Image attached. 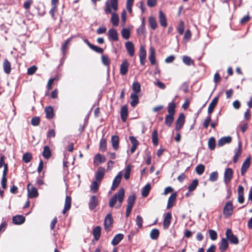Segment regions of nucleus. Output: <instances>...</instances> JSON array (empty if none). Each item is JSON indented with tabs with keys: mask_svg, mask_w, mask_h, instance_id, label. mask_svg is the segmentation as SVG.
<instances>
[{
	"mask_svg": "<svg viewBox=\"0 0 252 252\" xmlns=\"http://www.w3.org/2000/svg\"><path fill=\"white\" fill-rule=\"evenodd\" d=\"M176 107V105L174 101L168 103L167 107L168 114L165 116L164 121V124L168 127H171L174 122Z\"/></svg>",
	"mask_w": 252,
	"mask_h": 252,
	"instance_id": "obj_1",
	"label": "nucleus"
},
{
	"mask_svg": "<svg viewBox=\"0 0 252 252\" xmlns=\"http://www.w3.org/2000/svg\"><path fill=\"white\" fill-rule=\"evenodd\" d=\"M125 197V189L124 188H121L117 193L114 194L110 198L109 202L110 207L112 208L115 205L117 201L119 202V204L116 206V208H119L122 205Z\"/></svg>",
	"mask_w": 252,
	"mask_h": 252,
	"instance_id": "obj_2",
	"label": "nucleus"
},
{
	"mask_svg": "<svg viewBox=\"0 0 252 252\" xmlns=\"http://www.w3.org/2000/svg\"><path fill=\"white\" fill-rule=\"evenodd\" d=\"M136 200V196L133 194L128 196L127 199V208L126 210V216L128 218L132 211L133 205L135 203Z\"/></svg>",
	"mask_w": 252,
	"mask_h": 252,
	"instance_id": "obj_3",
	"label": "nucleus"
},
{
	"mask_svg": "<svg viewBox=\"0 0 252 252\" xmlns=\"http://www.w3.org/2000/svg\"><path fill=\"white\" fill-rule=\"evenodd\" d=\"M112 9L116 11L118 9V0H110V4L106 2L104 11L106 14H112Z\"/></svg>",
	"mask_w": 252,
	"mask_h": 252,
	"instance_id": "obj_4",
	"label": "nucleus"
},
{
	"mask_svg": "<svg viewBox=\"0 0 252 252\" xmlns=\"http://www.w3.org/2000/svg\"><path fill=\"white\" fill-rule=\"evenodd\" d=\"M234 207L231 201L226 202L223 209V214L225 217L231 216L233 213Z\"/></svg>",
	"mask_w": 252,
	"mask_h": 252,
	"instance_id": "obj_5",
	"label": "nucleus"
},
{
	"mask_svg": "<svg viewBox=\"0 0 252 252\" xmlns=\"http://www.w3.org/2000/svg\"><path fill=\"white\" fill-rule=\"evenodd\" d=\"M226 238L229 241L230 243L237 245L239 243V240L236 236L234 235L232 231L230 228H227L225 233Z\"/></svg>",
	"mask_w": 252,
	"mask_h": 252,
	"instance_id": "obj_6",
	"label": "nucleus"
},
{
	"mask_svg": "<svg viewBox=\"0 0 252 252\" xmlns=\"http://www.w3.org/2000/svg\"><path fill=\"white\" fill-rule=\"evenodd\" d=\"M185 122V116L184 114L181 113L176 121L175 130L179 132L183 128Z\"/></svg>",
	"mask_w": 252,
	"mask_h": 252,
	"instance_id": "obj_7",
	"label": "nucleus"
},
{
	"mask_svg": "<svg viewBox=\"0 0 252 252\" xmlns=\"http://www.w3.org/2000/svg\"><path fill=\"white\" fill-rule=\"evenodd\" d=\"M28 197L30 198H34L38 196V192L37 189L31 183L27 186Z\"/></svg>",
	"mask_w": 252,
	"mask_h": 252,
	"instance_id": "obj_8",
	"label": "nucleus"
},
{
	"mask_svg": "<svg viewBox=\"0 0 252 252\" xmlns=\"http://www.w3.org/2000/svg\"><path fill=\"white\" fill-rule=\"evenodd\" d=\"M113 220L111 213L108 214L104 220V225L106 231H108L112 225Z\"/></svg>",
	"mask_w": 252,
	"mask_h": 252,
	"instance_id": "obj_9",
	"label": "nucleus"
},
{
	"mask_svg": "<svg viewBox=\"0 0 252 252\" xmlns=\"http://www.w3.org/2000/svg\"><path fill=\"white\" fill-rule=\"evenodd\" d=\"M233 171L230 168L225 169L224 173V182L226 184H229L233 178Z\"/></svg>",
	"mask_w": 252,
	"mask_h": 252,
	"instance_id": "obj_10",
	"label": "nucleus"
},
{
	"mask_svg": "<svg viewBox=\"0 0 252 252\" xmlns=\"http://www.w3.org/2000/svg\"><path fill=\"white\" fill-rule=\"evenodd\" d=\"M250 164L251 157H248L242 164L241 168V174L242 176H244L246 172L250 166Z\"/></svg>",
	"mask_w": 252,
	"mask_h": 252,
	"instance_id": "obj_11",
	"label": "nucleus"
},
{
	"mask_svg": "<svg viewBox=\"0 0 252 252\" xmlns=\"http://www.w3.org/2000/svg\"><path fill=\"white\" fill-rule=\"evenodd\" d=\"M104 175L105 169L103 167H99L95 174V180H96L99 183H100L102 179L103 178Z\"/></svg>",
	"mask_w": 252,
	"mask_h": 252,
	"instance_id": "obj_12",
	"label": "nucleus"
},
{
	"mask_svg": "<svg viewBox=\"0 0 252 252\" xmlns=\"http://www.w3.org/2000/svg\"><path fill=\"white\" fill-rule=\"evenodd\" d=\"M8 171V166L6 164L4 165V169H3V171L2 172V176L1 181V186L3 189H5L7 187L6 175L7 174Z\"/></svg>",
	"mask_w": 252,
	"mask_h": 252,
	"instance_id": "obj_13",
	"label": "nucleus"
},
{
	"mask_svg": "<svg viewBox=\"0 0 252 252\" xmlns=\"http://www.w3.org/2000/svg\"><path fill=\"white\" fill-rule=\"evenodd\" d=\"M172 219V215L171 213L168 212L166 213L164 216L163 222V227L164 229H167L169 227Z\"/></svg>",
	"mask_w": 252,
	"mask_h": 252,
	"instance_id": "obj_14",
	"label": "nucleus"
},
{
	"mask_svg": "<svg viewBox=\"0 0 252 252\" xmlns=\"http://www.w3.org/2000/svg\"><path fill=\"white\" fill-rule=\"evenodd\" d=\"M129 63L127 60L124 61L120 65V73L122 75H126L128 72Z\"/></svg>",
	"mask_w": 252,
	"mask_h": 252,
	"instance_id": "obj_15",
	"label": "nucleus"
},
{
	"mask_svg": "<svg viewBox=\"0 0 252 252\" xmlns=\"http://www.w3.org/2000/svg\"><path fill=\"white\" fill-rule=\"evenodd\" d=\"M146 51L143 46H141L139 50V58L140 64L144 65L146 62Z\"/></svg>",
	"mask_w": 252,
	"mask_h": 252,
	"instance_id": "obj_16",
	"label": "nucleus"
},
{
	"mask_svg": "<svg viewBox=\"0 0 252 252\" xmlns=\"http://www.w3.org/2000/svg\"><path fill=\"white\" fill-rule=\"evenodd\" d=\"M98 205V200L97 197L95 195L91 196L89 203V207L90 210L94 209Z\"/></svg>",
	"mask_w": 252,
	"mask_h": 252,
	"instance_id": "obj_17",
	"label": "nucleus"
},
{
	"mask_svg": "<svg viewBox=\"0 0 252 252\" xmlns=\"http://www.w3.org/2000/svg\"><path fill=\"white\" fill-rule=\"evenodd\" d=\"M111 143L113 149L117 151L119 148V137L118 135H112L111 138Z\"/></svg>",
	"mask_w": 252,
	"mask_h": 252,
	"instance_id": "obj_18",
	"label": "nucleus"
},
{
	"mask_svg": "<svg viewBox=\"0 0 252 252\" xmlns=\"http://www.w3.org/2000/svg\"><path fill=\"white\" fill-rule=\"evenodd\" d=\"M120 115L123 122H126L128 117V109L126 105H124L121 107Z\"/></svg>",
	"mask_w": 252,
	"mask_h": 252,
	"instance_id": "obj_19",
	"label": "nucleus"
},
{
	"mask_svg": "<svg viewBox=\"0 0 252 252\" xmlns=\"http://www.w3.org/2000/svg\"><path fill=\"white\" fill-rule=\"evenodd\" d=\"M177 195V194L176 192H174L171 194L168 199L167 209H170L173 206L176 200Z\"/></svg>",
	"mask_w": 252,
	"mask_h": 252,
	"instance_id": "obj_20",
	"label": "nucleus"
},
{
	"mask_svg": "<svg viewBox=\"0 0 252 252\" xmlns=\"http://www.w3.org/2000/svg\"><path fill=\"white\" fill-rule=\"evenodd\" d=\"M218 102V97H214L209 105L208 108V114L211 115L214 111V108Z\"/></svg>",
	"mask_w": 252,
	"mask_h": 252,
	"instance_id": "obj_21",
	"label": "nucleus"
},
{
	"mask_svg": "<svg viewBox=\"0 0 252 252\" xmlns=\"http://www.w3.org/2000/svg\"><path fill=\"white\" fill-rule=\"evenodd\" d=\"M126 49L130 57L134 55V47L133 44L131 41H127L126 43Z\"/></svg>",
	"mask_w": 252,
	"mask_h": 252,
	"instance_id": "obj_22",
	"label": "nucleus"
},
{
	"mask_svg": "<svg viewBox=\"0 0 252 252\" xmlns=\"http://www.w3.org/2000/svg\"><path fill=\"white\" fill-rule=\"evenodd\" d=\"M232 141V137L230 136L221 137L219 139L218 145L219 147H221L225 144H229Z\"/></svg>",
	"mask_w": 252,
	"mask_h": 252,
	"instance_id": "obj_23",
	"label": "nucleus"
},
{
	"mask_svg": "<svg viewBox=\"0 0 252 252\" xmlns=\"http://www.w3.org/2000/svg\"><path fill=\"white\" fill-rule=\"evenodd\" d=\"M71 198L70 196L67 195L65 197V203L63 210V214H65L66 212L68 211L71 207Z\"/></svg>",
	"mask_w": 252,
	"mask_h": 252,
	"instance_id": "obj_24",
	"label": "nucleus"
},
{
	"mask_svg": "<svg viewBox=\"0 0 252 252\" xmlns=\"http://www.w3.org/2000/svg\"><path fill=\"white\" fill-rule=\"evenodd\" d=\"M3 68L4 72L6 74H9L10 73L11 70V63L6 59H5L3 61Z\"/></svg>",
	"mask_w": 252,
	"mask_h": 252,
	"instance_id": "obj_25",
	"label": "nucleus"
},
{
	"mask_svg": "<svg viewBox=\"0 0 252 252\" xmlns=\"http://www.w3.org/2000/svg\"><path fill=\"white\" fill-rule=\"evenodd\" d=\"M244 188L242 186L239 185L238 189V202L239 203H243L244 201Z\"/></svg>",
	"mask_w": 252,
	"mask_h": 252,
	"instance_id": "obj_26",
	"label": "nucleus"
},
{
	"mask_svg": "<svg viewBox=\"0 0 252 252\" xmlns=\"http://www.w3.org/2000/svg\"><path fill=\"white\" fill-rule=\"evenodd\" d=\"M228 248V243L226 239L223 238L220 244L219 250L220 252H224Z\"/></svg>",
	"mask_w": 252,
	"mask_h": 252,
	"instance_id": "obj_27",
	"label": "nucleus"
},
{
	"mask_svg": "<svg viewBox=\"0 0 252 252\" xmlns=\"http://www.w3.org/2000/svg\"><path fill=\"white\" fill-rule=\"evenodd\" d=\"M159 21L160 25L165 28L167 26L166 18L165 14L162 11H159Z\"/></svg>",
	"mask_w": 252,
	"mask_h": 252,
	"instance_id": "obj_28",
	"label": "nucleus"
},
{
	"mask_svg": "<svg viewBox=\"0 0 252 252\" xmlns=\"http://www.w3.org/2000/svg\"><path fill=\"white\" fill-rule=\"evenodd\" d=\"M242 143L241 142H240L238 144L237 152L235 153V154L233 158V161L234 163H236L238 161L239 157L242 154Z\"/></svg>",
	"mask_w": 252,
	"mask_h": 252,
	"instance_id": "obj_29",
	"label": "nucleus"
},
{
	"mask_svg": "<svg viewBox=\"0 0 252 252\" xmlns=\"http://www.w3.org/2000/svg\"><path fill=\"white\" fill-rule=\"evenodd\" d=\"M101 228L100 226L95 227L93 230V235L95 241H98L101 235Z\"/></svg>",
	"mask_w": 252,
	"mask_h": 252,
	"instance_id": "obj_30",
	"label": "nucleus"
},
{
	"mask_svg": "<svg viewBox=\"0 0 252 252\" xmlns=\"http://www.w3.org/2000/svg\"><path fill=\"white\" fill-rule=\"evenodd\" d=\"M122 179V175L120 174H119L114 179L113 184L111 187V190H115L119 186L121 180Z\"/></svg>",
	"mask_w": 252,
	"mask_h": 252,
	"instance_id": "obj_31",
	"label": "nucleus"
},
{
	"mask_svg": "<svg viewBox=\"0 0 252 252\" xmlns=\"http://www.w3.org/2000/svg\"><path fill=\"white\" fill-rule=\"evenodd\" d=\"M25 221V218L22 215H17L12 218V221L16 224H21Z\"/></svg>",
	"mask_w": 252,
	"mask_h": 252,
	"instance_id": "obj_32",
	"label": "nucleus"
},
{
	"mask_svg": "<svg viewBox=\"0 0 252 252\" xmlns=\"http://www.w3.org/2000/svg\"><path fill=\"white\" fill-rule=\"evenodd\" d=\"M46 118L48 119H52L54 117L53 108L52 106H47L45 109Z\"/></svg>",
	"mask_w": 252,
	"mask_h": 252,
	"instance_id": "obj_33",
	"label": "nucleus"
},
{
	"mask_svg": "<svg viewBox=\"0 0 252 252\" xmlns=\"http://www.w3.org/2000/svg\"><path fill=\"white\" fill-rule=\"evenodd\" d=\"M109 37L113 41L118 40V34L117 31L114 29H110L108 31Z\"/></svg>",
	"mask_w": 252,
	"mask_h": 252,
	"instance_id": "obj_34",
	"label": "nucleus"
},
{
	"mask_svg": "<svg viewBox=\"0 0 252 252\" xmlns=\"http://www.w3.org/2000/svg\"><path fill=\"white\" fill-rule=\"evenodd\" d=\"M105 161V158L102 157L101 155L98 153L96 154L94 158V164L98 165L99 163L103 162Z\"/></svg>",
	"mask_w": 252,
	"mask_h": 252,
	"instance_id": "obj_35",
	"label": "nucleus"
},
{
	"mask_svg": "<svg viewBox=\"0 0 252 252\" xmlns=\"http://www.w3.org/2000/svg\"><path fill=\"white\" fill-rule=\"evenodd\" d=\"M130 98L132 100L130 102V105L132 107H135L139 102L137 94L132 93L130 95Z\"/></svg>",
	"mask_w": 252,
	"mask_h": 252,
	"instance_id": "obj_36",
	"label": "nucleus"
},
{
	"mask_svg": "<svg viewBox=\"0 0 252 252\" xmlns=\"http://www.w3.org/2000/svg\"><path fill=\"white\" fill-rule=\"evenodd\" d=\"M149 61L151 64L154 65L156 63L155 51L154 47H151L150 49V55L149 56Z\"/></svg>",
	"mask_w": 252,
	"mask_h": 252,
	"instance_id": "obj_37",
	"label": "nucleus"
},
{
	"mask_svg": "<svg viewBox=\"0 0 252 252\" xmlns=\"http://www.w3.org/2000/svg\"><path fill=\"white\" fill-rule=\"evenodd\" d=\"M148 23L151 28L155 30L158 27V24L155 17L153 16H150L148 18Z\"/></svg>",
	"mask_w": 252,
	"mask_h": 252,
	"instance_id": "obj_38",
	"label": "nucleus"
},
{
	"mask_svg": "<svg viewBox=\"0 0 252 252\" xmlns=\"http://www.w3.org/2000/svg\"><path fill=\"white\" fill-rule=\"evenodd\" d=\"M124 235L122 234L119 233L116 235L112 240L111 244L113 246L118 245L120 242L123 239Z\"/></svg>",
	"mask_w": 252,
	"mask_h": 252,
	"instance_id": "obj_39",
	"label": "nucleus"
},
{
	"mask_svg": "<svg viewBox=\"0 0 252 252\" xmlns=\"http://www.w3.org/2000/svg\"><path fill=\"white\" fill-rule=\"evenodd\" d=\"M42 156L45 158L49 159L51 156V152L48 146H45L43 147Z\"/></svg>",
	"mask_w": 252,
	"mask_h": 252,
	"instance_id": "obj_40",
	"label": "nucleus"
},
{
	"mask_svg": "<svg viewBox=\"0 0 252 252\" xmlns=\"http://www.w3.org/2000/svg\"><path fill=\"white\" fill-rule=\"evenodd\" d=\"M99 149L100 151L102 152H104L107 150V142L105 138L101 139L99 145Z\"/></svg>",
	"mask_w": 252,
	"mask_h": 252,
	"instance_id": "obj_41",
	"label": "nucleus"
},
{
	"mask_svg": "<svg viewBox=\"0 0 252 252\" xmlns=\"http://www.w3.org/2000/svg\"><path fill=\"white\" fill-rule=\"evenodd\" d=\"M60 79V76L59 75H57L55 77L50 78L48 82L47 88L48 91H50L51 90L52 88V85L54 81H57Z\"/></svg>",
	"mask_w": 252,
	"mask_h": 252,
	"instance_id": "obj_42",
	"label": "nucleus"
},
{
	"mask_svg": "<svg viewBox=\"0 0 252 252\" xmlns=\"http://www.w3.org/2000/svg\"><path fill=\"white\" fill-rule=\"evenodd\" d=\"M152 142L155 146H157L158 143V133L157 129H155L152 132Z\"/></svg>",
	"mask_w": 252,
	"mask_h": 252,
	"instance_id": "obj_43",
	"label": "nucleus"
},
{
	"mask_svg": "<svg viewBox=\"0 0 252 252\" xmlns=\"http://www.w3.org/2000/svg\"><path fill=\"white\" fill-rule=\"evenodd\" d=\"M119 20V16L117 13L115 12L112 13L111 22L114 26H117L118 25Z\"/></svg>",
	"mask_w": 252,
	"mask_h": 252,
	"instance_id": "obj_44",
	"label": "nucleus"
},
{
	"mask_svg": "<svg viewBox=\"0 0 252 252\" xmlns=\"http://www.w3.org/2000/svg\"><path fill=\"white\" fill-rule=\"evenodd\" d=\"M198 185V181L197 179H194L188 187V190L189 192L194 190Z\"/></svg>",
	"mask_w": 252,
	"mask_h": 252,
	"instance_id": "obj_45",
	"label": "nucleus"
},
{
	"mask_svg": "<svg viewBox=\"0 0 252 252\" xmlns=\"http://www.w3.org/2000/svg\"><path fill=\"white\" fill-rule=\"evenodd\" d=\"M159 235V231L158 229H153L150 232V237L153 240H157Z\"/></svg>",
	"mask_w": 252,
	"mask_h": 252,
	"instance_id": "obj_46",
	"label": "nucleus"
},
{
	"mask_svg": "<svg viewBox=\"0 0 252 252\" xmlns=\"http://www.w3.org/2000/svg\"><path fill=\"white\" fill-rule=\"evenodd\" d=\"M132 89L133 92L132 93H139L141 91V86L140 83L137 81L134 82L132 84Z\"/></svg>",
	"mask_w": 252,
	"mask_h": 252,
	"instance_id": "obj_47",
	"label": "nucleus"
},
{
	"mask_svg": "<svg viewBox=\"0 0 252 252\" xmlns=\"http://www.w3.org/2000/svg\"><path fill=\"white\" fill-rule=\"evenodd\" d=\"M90 189L93 193L96 192L99 189V183L96 180L92 182Z\"/></svg>",
	"mask_w": 252,
	"mask_h": 252,
	"instance_id": "obj_48",
	"label": "nucleus"
},
{
	"mask_svg": "<svg viewBox=\"0 0 252 252\" xmlns=\"http://www.w3.org/2000/svg\"><path fill=\"white\" fill-rule=\"evenodd\" d=\"M151 186L149 184H147L142 190V195L144 197H147L150 191Z\"/></svg>",
	"mask_w": 252,
	"mask_h": 252,
	"instance_id": "obj_49",
	"label": "nucleus"
},
{
	"mask_svg": "<svg viewBox=\"0 0 252 252\" xmlns=\"http://www.w3.org/2000/svg\"><path fill=\"white\" fill-rule=\"evenodd\" d=\"M101 60L102 63L106 66H109L111 62L109 57L107 55H102L101 57Z\"/></svg>",
	"mask_w": 252,
	"mask_h": 252,
	"instance_id": "obj_50",
	"label": "nucleus"
},
{
	"mask_svg": "<svg viewBox=\"0 0 252 252\" xmlns=\"http://www.w3.org/2000/svg\"><path fill=\"white\" fill-rule=\"evenodd\" d=\"M184 22L180 20L177 27V31L180 35H182L184 32Z\"/></svg>",
	"mask_w": 252,
	"mask_h": 252,
	"instance_id": "obj_51",
	"label": "nucleus"
},
{
	"mask_svg": "<svg viewBox=\"0 0 252 252\" xmlns=\"http://www.w3.org/2000/svg\"><path fill=\"white\" fill-rule=\"evenodd\" d=\"M32 158V156L31 153L27 152L25 154L23 155V160L25 163H29L30 162Z\"/></svg>",
	"mask_w": 252,
	"mask_h": 252,
	"instance_id": "obj_52",
	"label": "nucleus"
},
{
	"mask_svg": "<svg viewBox=\"0 0 252 252\" xmlns=\"http://www.w3.org/2000/svg\"><path fill=\"white\" fill-rule=\"evenodd\" d=\"M122 36L125 39H128L130 37V32L129 29L124 28L122 30Z\"/></svg>",
	"mask_w": 252,
	"mask_h": 252,
	"instance_id": "obj_53",
	"label": "nucleus"
},
{
	"mask_svg": "<svg viewBox=\"0 0 252 252\" xmlns=\"http://www.w3.org/2000/svg\"><path fill=\"white\" fill-rule=\"evenodd\" d=\"M216 147V140L214 137H212L208 140V147L211 150L215 149Z\"/></svg>",
	"mask_w": 252,
	"mask_h": 252,
	"instance_id": "obj_54",
	"label": "nucleus"
},
{
	"mask_svg": "<svg viewBox=\"0 0 252 252\" xmlns=\"http://www.w3.org/2000/svg\"><path fill=\"white\" fill-rule=\"evenodd\" d=\"M205 170V166L203 164H199L195 167V171L199 175H202Z\"/></svg>",
	"mask_w": 252,
	"mask_h": 252,
	"instance_id": "obj_55",
	"label": "nucleus"
},
{
	"mask_svg": "<svg viewBox=\"0 0 252 252\" xmlns=\"http://www.w3.org/2000/svg\"><path fill=\"white\" fill-rule=\"evenodd\" d=\"M131 172V165L130 164L126 166L124 173V178L126 180L129 179L130 173Z\"/></svg>",
	"mask_w": 252,
	"mask_h": 252,
	"instance_id": "obj_56",
	"label": "nucleus"
},
{
	"mask_svg": "<svg viewBox=\"0 0 252 252\" xmlns=\"http://www.w3.org/2000/svg\"><path fill=\"white\" fill-rule=\"evenodd\" d=\"M183 61L184 63L187 65H190L193 64V61L188 56H184L183 58Z\"/></svg>",
	"mask_w": 252,
	"mask_h": 252,
	"instance_id": "obj_57",
	"label": "nucleus"
},
{
	"mask_svg": "<svg viewBox=\"0 0 252 252\" xmlns=\"http://www.w3.org/2000/svg\"><path fill=\"white\" fill-rule=\"evenodd\" d=\"M40 119L39 117H34L31 120V124L33 126H37L39 125Z\"/></svg>",
	"mask_w": 252,
	"mask_h": 252,
	"instance_id": "obj_58",
	"label": "nucleus"
},
{
	"mask_svg": "<svg viewBox=\"0 0 252 252\" xmlns=\"http://www.w3.org/2000/svg\"><path fill=\"white\" fill-rule=\"evenodd\" d=\"M143 222L142 218L140 216L137 215L136 219V223L139 228H141L143 227Z\"/></svg>",
	"mask_w": 252,
	"mask_h": 252,
	"instance_id": "obj_59",
	"label": "nucleus"
},
{
	"mask_svg": "<svg viewBox=\"0 0 252 252\" xmlns=\"http://www.w3.org/2000/svg\"><path fill=\"white\" fill-rule=\"evenodd\" d=\"M70 41H71V39L68 38L67 39H66L65 40L64 44L62 45V51L63 54V55L65 54V51L67 49L68 45L69 43L70 42Z\"/></svg>",
	"mask_w": 252,
	"mask_h": 252,
	"instance_id": "obj_60",
	"label": "nucleus"
},
{
	"mask_svg": "<svg viewBox=\"0 0 252 252\" xmlns=\"http://www.w3.org/2000/svg\"><path fill=\"white\" fill-rule=\"evenodd\" d=\"M211 121V115L208 114L206 118L204 121L203 126L205 128H207L209 124Z\"/></svg>",
	"mask_w": 252,
	"mask_h": 252,
	"instance_id": "obj_61",
	"label": "nucleus"
},
{
	"mask_svg": "<svg viewBox=\"0 0 252 252\" xmlns=\"http://www.w3.org/2000/svg\"><path fill=\"white\" fill-rule=\"evenodd\" d=\"M218 178V173L216 171L212 172L209 177V180L212 182L217 181Z\"/></svg>",
	"mask_w": 252,
	"mask_h": 252,
	"instance_id": "obj_62",
	"label": "nucleus"
},
{
	"mask_svg": "<svg viewBox=\"0 0 252 252\" xmlns=\"http://www.w3.org/2000/svg\"><path fill=\"white\" fill-rule=\"evenodd\" d=\"M134 0H126V9L129 13L132 12V6L133 5Z\"/></svg>",
	"mask_w": 252,
	"mask_h": 252,
	"instance_id": "obj_63",
	"label": "nucleus"
},
{
	"mask_svg": "<svg viewBox=\"0 0 252 252\" xmlns=\"http://www.w3.org/2000/svg\"><path fill=\"white\" fill-rule=\"evenodd\" d=\"M209 234L211 240H215L217 239V237H218L217 233L215 230H214L213 229L209 230Z\"/></svg>",
	"mask_w": 252,
	"mask_h": 252,
	"instance_id": "obj_64",
	"label": "nucleus"
}]
</instances>
